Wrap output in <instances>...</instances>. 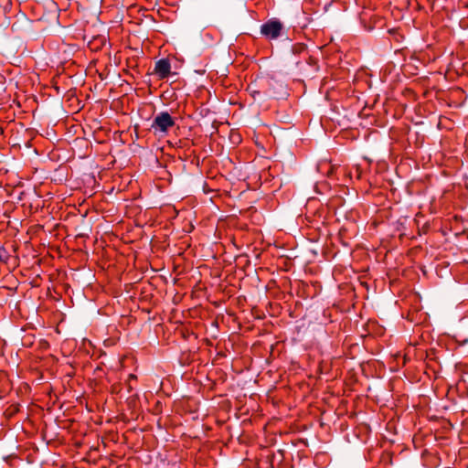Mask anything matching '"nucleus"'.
Instances as JSON below:
<instances>
[{
	"instance_id": "obj_4",
	"label": "nucleus",
	"mask_w": 468,
	"mask_h": 468,
	"mask_svg": "<svg viewBox=\"0 0 468 468\" xmlns=\"http://www.w3.org/2000/svg\"><path fill=\"white\" fill-rule=\"evenodd\" d=\"M427 367L433 372L435 378H437V370L435 369V365L437 364V351L435 348H431L427 352Z\"/></svg>"
},
{
	"instance_id": "obj_1",
	"label": "nucleus",
	"mask_w": 468,
	"mask_h": 468,
	"mask_svg": "<svg viewBox=\"0 0 468 468\" xmlns=\"http://www.w3.org/2000/svg\"><path fill=\"white\" fill-rule=\"evenodd\" d=\"M175 125L176 122L173 117L167 112H161L154 118L151 130L154 135L163 136Z\"/></svg>"
},
{
	"instance_id": "obj_2",
	"label": "nucleus",
	"mask_w": 468,
	"mask_h": 468,
	"mask_svg": "<svg viewBox=\"0 0 468 468\" xmlns=\"http://www.w3.org/2000/svg\"><path fill=\"white\" fill-rule=\"evenodd\" d=\"M282 28V23L276 18H272L261 26V33L267 38L275 39L281 36Z\"/></svg>"
},
{
	"instance_id": "obj_12",
	"label": "nucleus",
	"mask_w": 468,
	"mask_h": 468,
	"mask_svg": "<svg viewBox=\"0 0 468 468\" xmlns=\"http://www.w3.org/2000/svg\"><path fill=\"white\" fill-rule=\"evenodd\" d=\"M440 101H444V98H442V97L441 96Z\"/></svg>"
},
{
	"instance_id": "obj_6",
	"label": "nucleus",
	"mask_w": 468,
	"mask_h": 468,
	"mask_svg": "<svg viewBox=\"0 0 468 468\" xmlns=\"http://www.w3.org/2000/svg\"><path fill=\"white\" fill-rule=\"evenodd\" d=\"M248 90L249 92L250 93V95L253 97L254 100H261L263 99V97L261 96V89L258 87L257 83H250L249 86H248Z\"/></svg>"
},
{
	"instance_id": "obj_9",
	"label": "nucleus",
	"mask_w": 468,
	"mask_h": 468,
	"mask_svg": "<svg viewBox=\"0 0 468 468\" xmlns=\"http://www.w3.org/2000/svg\"><path fill=\"white\" fill-rule=\"evenodd\" d=\"M441 128L446 127V125L442 122V117L441 116V122H440Z\"/></svg>"
},
{
	"instance_id": "obj_11",
	"label": "nucleus",
	"mask_w": 468,
	"mask_h": 468,
	"mask_svg": "<svg viewBox=\"0 0 468 468\" xmlns=\"http://www.w3.org/2000/svg\"><path fill=\"white\" fill-rule=\"evenodd\" d=\"M271 93H269V92H265V96H264V97H271Z\"/></svg>"
},
{
	"instance_id": "obj_8",
	"label": "nucleus",
	"mask_w": 468,
	"mask_h": 468,
	"mask_svg": "<svg viewBox=\"0 0 468 468\" xmlns=\"http://www.w3.org/2000/svg\"><path fill=\"white\" fill-rule=\"evenodd\" d=\"M3 252H5V249L0 247V261H2L3 259Z\"/></svg>"
},
{
	"instance_id": "obj_5",
	"label": "nucleus",
	"mask_w": 468,
	"mask_h": 468,
	"mask_svg": "<svg viewBox=\"0 0 468 468\" xmlns=\"http://www.w3.org/2000/svg\"><path fill=\"white\" fill-rule=\"evenodd\" d=\"M452 408L451 404H441V411L443 410L445 411L450 410ZM452 423L450 419H446L443 415L441 414V430H450L452 428Z\"/></svg>"
},
{
	"instance_id": "obj_3",
	"label": "nucleus",
	"mask_w": 468,
	"mask_h": 468,
	"mask_svg": "<svg viewBox=\"0 0 468 468\" xmlns=\"http://www.w3.org/2000/svg\"><path fill=\"white\" fill-rule=\"evenodd\" d=\"M170 62L168 59L162 58L155 63L154 71L161 79L166 78L170 73Z\"/></svg>"
},
{
	"instance_id": "obj_7",
	"label": "nucleus",
	"mask_w": 468,
	"mask_h": 468,
	"mask_svg": "<svg viewBox=\"0 0 468 468\" xmlns=\"http://www.w3.org/2000/svg\"><path fill=\"white\" fill-rule=\"evenodd\" d=\"M89 230H90V228L83 226L81 228V231L79 233V236H81V237L87 236Z\"/></svg>"
},
{
	"instance_id": "obj_10",
	"label": "nucleus",
	"mask_w": 468,
	"mask_h": 468,
	"mask_svg": "<svg viewBox=\"0 0 468 468\" xmlns=\"http://www.w3.org/2000/svg\"><path fill=\"white\" fill-rule=\"evenodd\" d=\"M442 264H445L446 266H448V265H450V262H449V261H443V262H441V266Z\"/></svg>"
}]
</instances>
